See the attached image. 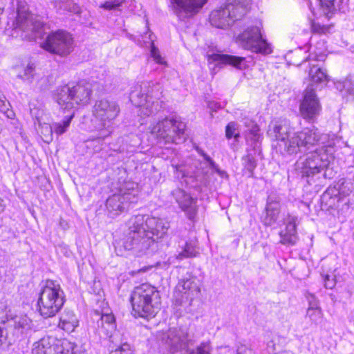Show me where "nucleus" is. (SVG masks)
Listing matches in <instances>:
<instances>
[{
    "mask_svg": "<svg viewBox=\"0 0 354 354\" xmlns=\"http://www.w3.org/2000/svg\"><path fill=\"white\" fill-rule=\"evenodd\" d=\"M176 291L182 293V297L191 301L201 292V288L196 278L183 279L178 281Z\"/></svg>",
    "mask_w": 354,
    "mask_h": 354,
    "instance_id": "obj_20",
    "label": "nucleus"
},
{
    "mask_svg": "<svg viewBox=\"0 0 354 354\" xmlns=\"http://www.w3.org/2000/svg\"><path fill=\"white\" fill-rule=\"evenodd\" d=\"M245 124L248 127L251 125V128L249 129L246 139L248 140H250L255 143L259 142L262 139V136L259 133L260 129L259 126L257 124H254V122L251 120L246 122Z\"/></svg>",
    "mask_w": 354,
    "mask_h": 354,
    "instance_id": "obj_35",
    "label": "nucleus"
},
{
    "mask_svg": "<svg viewBox=\"0 0 354 354\" xmlns=\"http://www.w3.org/2000/svg\"><path fill=\"white\" fill-rule=\"evenodd\" d=\"M2 12H3V9H2V8L0 6V15L2 13Z\"/></svg>",
    "mask_w": 354,
    "mask_h": 354,
    "instance_id": "obj_58",
    "label": "nucleus"
},
{
    "mask_svg": "<svg viewBox=\"0 0 354 354\" xmlns=\"http://www.w3.org/2000/svg\"><path fill=\"white\" fill-rule=\"evenodd\" d=\"M291 127L290 122L283 120L274 124L272 129L269 127L268 133L278 141L277 147L281 153L295 154L310 150L317 146L324 139L326 134H321L317 128H305L302 131L290 136Z\"/></svg>",
    "mask_w": 354,
    "mask_h": 354,
    "instance_id": "obj_1",
    "label": "nucleus"
},
{
    "mask_svg": "<svg viewBox=\"0 0 354 354\" xmlns=\"http://www.w3.org/2000/svg\"><path fill=\"white\" fill-rule=\"evenodd\" d=\"M337 88L341 91L354 95V82L351 79L346 78L342 82L337 84Z\"/></svg>",
    "mask_w": 354,
    "mask_h": 354,
    "instance_id": "obj_40",
    "label": "nucleus"
},
{
    "mask_svg": "<svg viewBox=\"0 0 354 354\" xmlns=\"http://www.w3.org/2000/svg\"><path fill=\"white\" fill-rule=\"evenodd\" d=\"M171 195L178 205L179 208L185 212L186 216L193 221L198 212L197 198L181 189H176Z\"/></svg>",
    "mask_w": 354,
    "mask_h": 354,
    "instance_id": "obj_18",
    "label": "nucleus"
},
{
    "mask_svg": "<svg viewBox=\"0 0 354 354\" xmlns=\"http://www.w3.org/2000/svg\"><path fill=\"white\" fill-rule=\"evenodd\" d=\"M209 341L203 342L194 348H189L188 354H212Z\"/></svg>",
    "mask_w": 354,
    "mask_h": 354,
    "instance_id": "obj_36",
    "label": "nucleus"
},
{
    "mask_svg": "<svg viewBox=\"0 0 354 354\" xmlns=\"http://www.w3.org/2000/svg\"><path fill=\"white\" fill-rule=\"evenodd\" d=\"M149 92L145 93L142 89L140 91L134 90L130 93V100L131 102L137 106H140L150 97Z\"/></svg>",
    "mask_w": 354,
    "mask_h": 354,
    "instance_id": "obj_34",
    "label": "nucleus"
},
{
    "mask_svg": "<svg viewBox=\"0 0 354 354\" xmlns=\"http://www.w3.org/2000/svg\"><path fill=\"white\" fill-rule=\"evenodd\" d=\"M17 1V15L10 28H6L7 34L15 38L35 40L42 31L43 23L34 18L25 8V2Z\"/></svg>",
    "mask_w": 354,
    "mask_h": 354,
    "instance_id": "obj_5",
    "label": "nucleus"
},
{
    "mask_svg": "<svg viewBox=\"0 0 354 354\" xmlns=\"http://www.w3.org/2000/svg\"><path fill=\"white\" fill-rule=\"evenodd\" d=\"M324 286L327 289H333L336 284V280L334 276L326 274L324 276Z\"/></svg>",
    "mask_w": 354,
    "mask_h": 354,
    "instance_id": "obj_47",
    "label": "nucleus"
},
{
    "mask_svg": "<svg viewBox=\"0 0 354 354\" xmlns=\"http://www.w3.org/2000/svg\"><path fill=\"white\" fill-rule=\"evenodd\" d=\"M120 6V2H119V1H117V2L106 1V2H105V3L104 4L103 6L106 9L111 10V9L115 8Z\"/></svg>",
    "mask_w": 354,
    "mask_h": 354,
    "instance_id": "obj_52",
    "label": "nucleus"
},
{
    "mask_svg": "<svg viewBox=\"0 0 354 354\" xmlns=\"http://www.w3.org/2000/svg\"><path fill=\"white\" fill-rule=\"evenodd\" d=\"M312 30L315 33L323 34L328 30V28L324 25L314 22L312 24Z\"/></svg>",
    "mask_w": 354,
    "mask_h": 354,
    "instance_id": "obj_48",
    "label": "nucleus"
},
{
    "mask_svg": "<svg viewBox=\"0 0 354 354\" xmlns=\"http://www.w3.org/2000/svg\"><path fill=\"white\" fill-rule=\"evenodd\" d=\"M254 144H257V143L254 142ZM257 147V145H254V147Z\"/></svg>",
    "mask_w": 354,
    "mask_h": 354,
    "instance_id": "obj_60",
    "label": "nucleus"
},
{
    "mask_svg": "<svg viewBox=\"0 0 354 354\" xmlns=\"http://www.w3.org/2000/svg\"><path fill=\"white\" fill-rule=\"evenodd\" d=\"M281 243L283 244L294 245L297 242L296 218H290L284 230L281 231Z\"/></svg>",
    "mask_w": 354,
    "mask_h": 354,
    "instance_id": "obj_26",
    "label": "nucleus"
},
{
    "mask_svg": "<svg viewBox=\"0 0 354 354\" xmlns=\"http://www.w3.org/2000/svg\"><path fill=\"white\" fill-rule=\"evenodd\" d=\"M236 41L243 48L252 52L263 54L272 52L270 44L262 37L260 28L257 26L248 28L238 35Z\"/></svg>",
    "mask_w": 354,
    "mask_h": 354,
    "instance_id": "obj_13",
    "label": "nucleus"
},
{
    "mask_svg": "<svg viewBox=\"0 0 354 354\" xmlns=\"http://www.w3.org/2000/svg\"><path fill=\"white\" fill-rule=\"evenodd\" d=\"M210 57L214 61L227 64L239 69H242L245 66V57H243L223 54H212Z\"/></svg>",
    "mask_w": 354,
    "mask_h": 354,
    "instance_id": "obj_29",
    "label": "nucleus"
},
{
    "mask_svg": "<svg viewBox=\"0 0 354 354\" xmlns=\"http://www.w3.org/2000/svg\"><path fill=\"white\" fill-rule=\"evenodd\" d=\"M308 75L311 81V84L308 86H312L313 88L315 84H326L329 80L326 71L317 66H313L310 68Z\"/></svg>",
    "mask_w": 354,
    "mask_h": 354,
    "instance_id": "obj_31",
    "label": "nucleus"
},
{
    "mask_svg": "<svg viewBox=\"0 0 354 354\" xmlns=\"http://www.w3.org/2000/svg\"><path fill=\"white\" fill-rule=\"evenodd\" d=\"M344 201V198L340 196V192L335 187H328L321 196V205L326 210L336 209L340 203Z\"/></svg>",
    "mask_w": 354,
    "mask_h": 354,
    "instance_id": "obj_21",
    "label": "nucleus"
},
{
    "mask_svg": "<svg viewBox=\"0 0 354 354\" xmlns=\"http://www.w3.org/2000/svg\"><path fill=\"white\" fill-rule=\"evenodd\" d=\"M130 301L135 315L143 318L154 316L161 304L158 290L149 283L136 287L131 292Z\"/></svg>",
    "mask_w": 354,
    "mask_h": 354,
    "instance_id": "obj_4",
    "label": "nucleus"
},
{
    "mask_svg": "<svg viewBox=\"0 0 354 354\" xmlns=\"http://www.w3.org/2000/svg\"><path fill=\"white\" fill-rule=\"evenodd\" d=\"M63 346L67 348L66 354H75L77 353V346L74 343L70 342H64L62 343Z\"/></svg>",
    "mask_w": 354,
    "mask_h": 354,
    "instance_id": "obj_50",
    "label": "nucleus"
},
{
    "mask_svg": "<svg viewBox=\"0 0 354 354\" xmlns=\"http://www.w3.org/2000/svg\"><path fill=\"white\" fill-rule=\"evenodd\" d=\"M6 339L9 340V342H12V340H10L9 337L8 336V334L6 333V335H4V330L1 328H0V344H3Z\"/></svg>",
    "mask_w": 354,
    "mask_h": 354,
    "instance_id": "obj_54",
    "label": "nucleus"
},
{
    "mask_svg": "<svg viewBox=\"0 0 354 354\" xmlns=\"http://www.w3.org/2000/svg\"><path fill=\"white\" fill-rule=\"evenodd\" d=\"M79 321L73 310L66 309L62 314L59 327L67 332H73L78 326Z\"/></svg>",
    "mask_w": 354,
    "mask_h": 354,
    "instance_id": "obj_27",
    "label": "nucleus"
},
{
    "mask_svg": "<svg viewBox=\"0 0 354 354\" xmlns=\"http://www.w3.org/2000/svg\"><path fill=\"white\" fill-rule=\"evenodd\" d=\"M279 203L277 201H268L266 208V215L264 218L266 225H272L277 220L279 214Z\"/></svg>",
    "mask_w": 354,
    "mask_h": 354,
    "instance_id": "obj_32",
    "label": "nucleus"
},
{
    "mask_svg": "<svg viewBox=\"0 0 354 354\" xmlns=\"http://www.w3.org/2000/svg\"><path fill=\"white\" fill-rule=\"evenodd\" d=\"M112 350L110 354H133L131 345L122 333H116L113 336V342H111Z\"/></svg>",
    "mask_w": 354,
    "mask_h": 354,
    "instance_id": "obj_24",
    "label": "nucleus"
},
{
    "mask_svg": "<svg viewBox=\"0 0 354 354\" xmlns=\"http://www.w3.org/2000/svg\"><path fill=\"white\" fill-rule=\"evenodd\" d=\"M254 144H257V143L254 142ZM257 147V145H254V147Z\"/></svg>",
    "mask_w": 354,
    "mask_h": 354,
    "instance_id": "obj_59",
    "label": "nucleus"
},
{
    "mask_svg": "<svg viewBox=\"0 0 354 354\" xmlns=\"http://www.w3.org/2000/svg\"><path fill=\"white\" fill-rule=\"evenodd\" d=\"M91 93V84L81 82L75 85L66 84L58 87L54 97L62 109L71 112L77 105L88 104Z\"/></svg>",
    "mask_w": 354,
    "mask_h": 354,
    "instance_id": "obj_6",
    "label": "nucleus"
},
{
    "mask_svg": "<svg viewBox=\"0 0 354 354\" xmlns=\"http://www.w3.org/2000/svg\"><path fill=\"white\" fill-rule=\"evenodd\" d=\"M324 139L318 145H323L315 150L299 157L295 163V170L301 178L311 184L315 182V178H319L321 174L324 178H333L334 172L331 165L333 164L334 142H329L325 145Z\"/></svg>",
    "mask_w": 354,
    "mask_h": 354,
    "instance_id": "obj_2",
    "label": "nucleus"
},
{
    "mask_svg": "<svg viewBox=\"0 0 354 354\" xmlns=\"http://www.w3.org/2000/svg\"><path fill=\"white\" fill-rule=\"evenodd\" d=\"M229 12L225 6L212 11L209 15L210 24L213 26L221 29L229 27L234 23Z\"/></svg>",
    "mask_w": 354,
    "mask_h": 354,
    "instance_id": "obj_22",
    "label": "nucleus"
},
{
    "mask_svg": "<svg viewBox=\"0 0 354 354\" xmlns=\"http://www.w3.org/2000/svg\"><path fill=\"white\" fill-rule=\"evenodd\" d=\"M142 218L132 216L129 221L128 232L123 240V247L137 257L152 253L157 249V243H153L142 227Z\"/></svg>",
    "mask_w": 354,
    "mask_h": 354,
    "instance_id": "obj_3",
    "label": "nucleus"
},
{
    "mask_svg": "<svg viewBox=\"0 0 354 354\" xmlns=\"http://www.w3.org/2000/svg\"><path fill=\"white\" fill-rule=\"evenodd\" d=\"M322 7L328 17L329 14H333L339 10L344 12L347 7L348 0H320Z\"/></svg>",
    "mask_w": 354,
    "mask_h": 354,
    "instance_id": "obj_30",
    "label": "nucleus"
},
{
    "mask_svg": "<svg viewBox=\"0 0 354 354\" xmlns=\"http://www.w3.org/2000/svg\"><path fill=\"white\" fill-rule=\"evenodd\" d=\"M40 46L50 53L64 57L73 51V39L69 32L59 30L48 34Z\"/></svg>",
    "mask_w": 354,
    "mask_h": 354,
    "instance_id": "obj_12",
    "label": "nucleus"
},
{
    "mask_svg": "<svg viewBox=\"0 0 354 354\" xmlns=\"http://www.w3.org/2000/svg\"><path fill=\"white\" fill-rule=\"evenodd\" d=\"M174 12L179 18H185L197 13L207 0H172Z\"/></svg>",
    "mask_w": 354,
    "mask_h": 354,
    "instance_id": "obj_19",
    "label": "nucleus"
},
{
    "mask_svg": "<svg viewBox=\"0 0 354 354\" xmlns=\"http://www.w3.org/2000/svg\"><path fill=\"white\" fill-rule=\"evenodd\" d=\"M307 315L313 322H317L321 318L322 310L318 307L316 302H310L309 307L307 310Z\"/></svg>",
    "mask_w": 354,
    "mask_h": 354,
    "instance_id": "obj_37",
    "label": "nucleus"
},
{
    "mask_svg": "<svg viewBox=\"0 0 354 354\" xmlns=\"http://www.w3.org/2000/svg\"><path fill=\"white\" fill-rule=\"evenodd\" d=\"M37 84L41 88H42V85L39 84V82H37Z\"/></svg>",
    "mask_w": 354,
    "mask_h": 354,
    "instance_id": "obj_57",
    "label": "nucleus"
},
{
    "mask_svg": "<svg viewBox=\"0 0 354 354\" xmlns=\"http://www.w3.org/2000/svg\"><path fill=\"white\" fill-rule=\"evenodd\" d=\"M322 109L315 88L308 86L304 93L303 100L300 104V112L304 119L313 120L319 114Z\"/></svg>",
    "mask_w": 354,
    "mask_h": 354,
    "instance_id": "obj_15",
    "label": "nucleus"
},
{
    "mask_svg": "<svg viewBox=\"0 0 354 354\" xmlns=\"http://www.w3.org/2000/svg\"><path fill=\"white\" fill-rule=\"evenodd\" d=\"M163 102L150 96L140 105L139 113L141 116H153L158 113L162 108Z\"/></svg>",
    "mask_w": 354,
    "mask_h": 354,
    "instance_id": "obj_25",
    "label": "nucleus"
},
{
    "mask_svg": "<svg viewBox=\"0 0 354 354\" xmlns=\"http://www.w3.org/2000/svg\"><path fill=\"white\" fill-rule=\"evenodd\" d=\"M237 124L234 122H229L225 127V136L227 139H231L232 137L236 140L240 137L239 132L237 131Z\"/></svg>",
    "mask_w": 354,
    "mask_h": 354,
    "instance_id": "obj_41",
    "label": "nucleus"
},
{
    "mask_svg": "<svg viewBox=\"0 0 354 354\" xmlns=\"http://www.w3.org/2000/svg\"><path fill=\"white\" fill-rule=\"evenodd\" d=\"M60 8L70 12L79 13L80 12V8L78 5L72 1L62 2Z\"/></svg>",
    "mask_w": 354,
    "mask_h": 354,
    "instance_id": "obj_44",
    "label": "nucleus"
},
{
    "mask_svg": "<svg viewBox=\"0 0 354 354\" xmlns=\"http://www.w3.org/2000/svg\"><path fill=\"white\" fill-rule=\"evenodd\" d=\"M133 217L142 218V227L147 235L151 239H153V243H157L158 239L163 238L167 234L169 228V223L163 218L142 214L133 216Z\"/></svg>",
    "mask_w": 354,
    "mask_h": 354,
    "instance_id": "obj_14",
    "label": "nucleus"
},
{
    "mask_svg": "<svg viewBox=\"0 0 354 354\" xmlns=\"http://www.w3.org/2000/svg\"><path fill=\"white\" fill-rule=\"evenodd\" d=\"M236 354H254L252 349L244 345H241L237 348Z\"/></svg>",
    "mask_w": 354,
    "mask_h": 354,
    "instance_id": "obj_51",
    "label": "nucleus"
},
{
    "mask_svg": "<svg viewBox=\"0 0 354 354\" xmlns=\"http://www.w3.org/2000/svg\"><path fill=\"white\" fill-rule=\"evenodd\" d=\"M199 153L204 157V159L209 164V167L214 169L217 174H218L221 176H223L225 174V171H221L218 165L214 162V160L205 152L201 151Z\"/></svg>",
    "mask_w": 354,
    "mask_h": 354,
    "instance_id": "obj_45",
    "label": "nucleus"
},
{
    "mask_svg": "<svg viewBox=\"0 0 354 354\" xmlns=\"http://www.w3.org/2000/svg\"><path fill=\"white\" fill-rule=\"evenodd\" d=\"M151 55L153 59L158 64H165V62L163 61L161 55H160L158 48H156L153 44L151 45Z\"/></svg>",
    "mask_w": 354,
    "mask_h": 354,
    "instance_id": "obj_46",
    "label": "nucleus"
},
{
    "mask_svg": "<svg viewBox=\"0 0 354 354\" xmlns=\"http://www.w3.org/2000/svg\"><path fill=\"white\" fill-rule=\"evenodd\" d=\"M65 295L60 285L55 281L47 280L39 293L38 310L44 318L54 317L62 308Z\"/></svg>",
    "mask_w": 354,
    "mask_h": 354,
    "instance_id": "obj_7",
    "label": "nucleus"
},
{
    "mask_svg": "<svg viewBox=\"0 0 354 354\" xmlns=\"http://www.w3.org/2000/svg\"><path fill=\"white\" fill-rule=\"evenodd\" d=\"M5 208L6 204L4 203V201L0 197V214L5 210Z\"/></svg>",
    "mask_w": 354,
    "mask_h": 354,
    "instance_id": "obj_55",
    "label": "nucleus"
},
{
    "mask_svg": "<svg viewBox=\"0 0 354 354\" xmlns=\"http://www.w3.org/2000/svg\"><path fill=\"white\" fill-rule=\"evenodd\" d=\"M46 80V78L45 77H41V78L40 79L39 82H42V81H43V82H45Z\"/></svg>",
    "mask_w": 354,
    "mask_h": 354,
    "instance_id": "obj_56",
    "label": "nucleus"
},
{
    "mask_svg": "<svg viewBox=\"0 0 354 354\" xmlns=\"http://www.w3.org/2000/svg\"><path fill=\"white\" fill-rule=\"evenodd\" d=\"M32 353V354H46L41 346H37V342L33 344Z\"/></svg>",
    "mask_w": 354,
    "mask_h": 354,
    "instance_id": "obj_53",
    "label": "nucleus"
},
{
    "mask_svg": "<svg viewBox=\"0 0 354 354\" xmlns=\"http://www.w3.org/2000/svg\"><path fill=\"white\" fill-rule=\"evenodd\" d=\"M243 164L245 169L249 172V176H253V171L257 167V161L253 156L248 154L243 158Z\"/></svg>",
    "mask_w": 354,
    "mask_h": 354,
    "instance_id": "obj_38",
    "label": "nucleus"
},
{
    "mask_svg": "<svg viewBox=\"0 0 354 354\" xmlns=\"http://www.w3.org/2000/svg\"><path fill=\"white\" fill-rule=\"evenodd\" d=\"M120 111L118 104L107 98L97 100L93 107V115L98 120L99 130H104L105 133L101 134L102 137H106L111 133V122L119 115Z\"/></svg>",
    "mask_w": 354,
    "mask_h": 354,
    "instance_id": "obj_10",
    "label": "nucleus"
},
{
    "mask_svg": "<svg viewBox=\"0 0 354 354\" xmlns=\"http://www.w3.org/2000/svg\"><path fill=\"white\" fill-rule=\"evenodd\" d=\"M93 319L96 322V326H94L95 332L101 338H109L112 342L113 336L116 333H121L115 330V318L112 314L100 315L99 312L95 311Z\"/></svg>",
    "mask_w": 354,
    "mask_h": 354,
    "instance_id": "obj_16",
    "label": "nucleus"
},
{
    "mask_svg": "<svg viewBox=\"0 0 354 354\" xmlns=\"http://www.w3.org/2000/svg\"><path fill=\"white\" fill-rule=\"evenodd\" d=\"M161 341L170 354H188L195 341L184 330L171 328L162 334Z\"/></svg>",
    "mask_w": 354,
    "mask_h": 354,
    "instance_id": "obj_11",
    "label": "nucleus"
},
{
    "mask_svg": "<svg viewBox=\"0 0 354 354\" xmlns=\"http://www.w3.org/2000/svg\"><path fill=\"white\" fill-rule=\"evenodd\" d=\"M75 111H72L70 113L65 117V119L60 122L53 123V128L54 132L58 135L64 133L70 126L71 122L74 117Z\"/></svg>",
    "mask_w": 354,
    "mask_h": 354,
    "instance_id": "obj_33",
    "label": "nucleus"
},
{
    "mask_svg": "<svg viewBox=\"0 0 354 354\" xmlns=\"http://www.w3.org/2000/svg\"><path fill=\"white\" fill-rule=\"evenodd\" d=\"M185 124L176 117H165L149 127L150 133L165 143L179 144L185 140Z\"/></svg>",
    "mask_w": 354,
    "mask_h": 354,
    "instance_id": "obj_8",
    "label": "nucleus"
},
{
    "mask_svg": "<svg viewBox=\"0 0 354 354\" xmlns=\"http://www.w3.org/2000/svg\"><path fill=\"white\" fill-rule=\"evenodd\" d=\"M138 185L127 181L120 187L118 193L109 196L106 201V208L111 217L116 216L128 210L130 205L138 201Z\"/></svg>",
    "mask_w": 354,
    "mask_h": 354,
    "instance_id": "obj_9",
    "label": "nucleus"
},
{
    "mask_svg": "<svg viewBox=\"0 0 354 354\" xmlns=\"http://www.w3.org/2000/svg\"><path fill=\"white\" fill-rule=\"evenodd\" d=\"M54 132L53 128V124H49L47 123H44L41 126V133L43 134L44 139H46V142L53 140V133Z\"/></svg>",
    "mask_w": 354,
    "mask_h": 354,
    "instance_id": "obj_43",
    "label": "nucleus"
},
{
    "mask_svg": "<svg viewBox=\"0 0 354 354\" xmlns=\"http://www.w3.org/2000/svg\"><path fill=\"white\" fill-rule=\"evenodd\" d=\"M198 252L194 247L189 243H186L184 250L178 254L177 259L183 260L185 258H192L196 257Z\"/></svg>",
    "mask_w": 354,
    "mask_h": 354,
    "instance_id": "obj_39",
    "label": "nucleus"
},
{
    "mask_svg": "<svg viewBox=\"0 0 354 354\" xmlns=\"http://www.w3.org/2000/svg\"><path fill=\"white\" fill-rule=\"evenodd\" d=\"M53 341L54 339L50 337L41 338L37 342V346H41L46 354H50Z\"/></svg>",
    "mask_w": 354,
    "mask_h": 354,
    "instance_id": "obj_42",
    "label": "nucleus"
},
{
    "mask_svg": "<svg viewBox=\"0 0 354 354\" xmlns=\"http://www.w3.org/2000/svg\"><path fill=\"white\" fill-rule=\"evenodd\" d=\"M32 321L27 316H15L8 321L7 334L10 340L24 339L30 330Z\"/></svg>",
    "mask_w": 354,
    "mask_h": 354,
    "instance_id": "obj_17",
    "label": "nucleus"
},
{
    "mask_svg": "<svg viewBox=\"0 0 354 354\" xmlns=\"http://www.w3.org/2000/svg\"><path fill=\"white\" fill-rule=\"evenodd\" d=\"M225 7L230 11L229 12L234 22L241 19L248 12L246 5L241 2L240 0H232L228 2Z\"/></svg>",
    "mask_w": 354,
    "mask_h": 354,
    "instance_id": "obj_28",
    "label": "nucleus"
},
{
    "mask_svg": "<svg viewBox=\"0 0 354 354\" xmlns=\"http://www.w3.org/2000/svg\"><path fill=\"white\" fill-rule=\"evenodd\" d=\"M35 64L31 61L22 63L16 67L17 77L23 82L32 84L37 78Z\"/></svg>",
    "mask_w": 354,
    "mask_h": 354,
    "instance_id": "obj_23",
    "label": "nucleus"
},
{
    "mask_svg": "<svg viewBox=\"0 0 354 354\" xmlns=\"http://www.w3.org/2000/svg\"><path fill=\"white\" fill-rule=\"evenodd\" d=\"M268 346L269 348H272V351H273L272 354H295L293 352H292L289 350L277 351L274 340H272V341L269 342L268 344Z\"/></svg>",
    "mask_w": 354,
    "mask_h": 354,
    "instance_id": "obj_49",
    "label": "nucleus"
}]
</instances>
